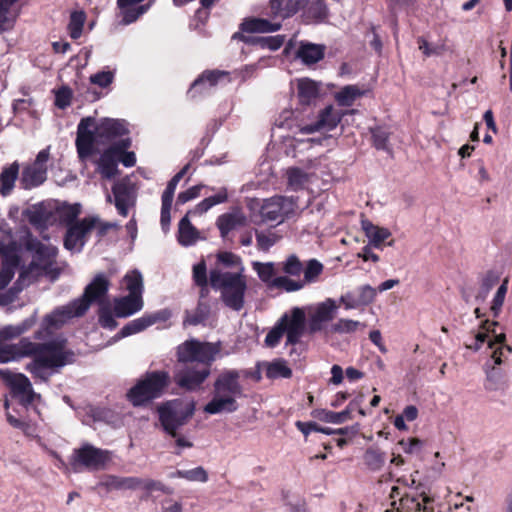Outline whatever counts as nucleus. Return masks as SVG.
I'll list each match as a JSON object with an SVG mask.
<instances>
[{"mask_svg":"<svg viewBox=\"0 0 512 512\" xmlns=\"http://www.w3.org/2000/svg\"><path fill=\"white\" fill-rule=\"evenodd\" d=\"M194 411L193 402L186 403L181 399L166 401L157 408L160 424L171 437L177 436L178 429L188 423Z\"/></svg>","mask_w":512,"mask_h":512,"instance_id":"8","label":"nucleus"},{"mask_svg":"<svg viewBox=\"0 0 512 512\" xmlns=\"http://www.w3.org/2000/svg\"><path fill=\"white\" fill-rule=\"evenodd\" d=\"M377 295V289L373 288L370 285H363L359 288V298L358 303L362 305L371 304Z\"/></svg>","mask_w":512,"mask_h":512,"instance_id":"64","label":"nucleus"},{"mask_svg":"<svg viewBox=\"0 0 512 512\" xmlns=\"http://www.w3.org/2000/svg\"><path fill=\"white\" fill-rule=\"evenodd\" d=\"M184 479L191 482L205 483L208 481V473L202 466H199L190 470H185Z\"/></svg>","mask_w":512,"mask_h":512,"instance_id":"63","label":"nucleus"},{"mask_svg":"<svg viewBox=\"0 0 512 512\" xmlns=\"http://www.w3.org/2000/svg\"><path fill=\"white\" fill-rule=\"evenodd\" d=\"M364 95V91L357 85H346L334 94L336 103L341 107H350Z\"/></svg>","mask_w":512,"mask_h":512,"instance_id":"38","label":"nucleus"},{"mask_svg":"<svg viewBox=\"0 0 512 512\" xmlns=\"http://www.w3.org/2000/svg\"><path fill=\"white\" fill-rule=\"evenodd\" d=\"M507 290H508V279H505L503 281V283L497 289L496 294L494 295V298L492 300L491 307H490L491 313L494 318H497L501 313V309H502V306L505 301Z\"/></svg>","mask_w":512,"mask_h":512,"instance_id":"54","label":"nucleus"},{"mask_svg":"<svg viewBox=\"0 0 512 512\" xmlns=\"http://www.w3.org/2000/svg\"><path fill=\"white\" fill-rule=\"evenodd\" d=\"M241 377L242 371L237 369H224L220 372L213 383V398L204 406L203 411L210 415L237 411V399L245 396Z\"/></svg>","mask_w":512,"mask_h":512,"instance_id":"4","label":"nucleus"},{"mask_svg":"<svg viewBox=\"0 0 512 512\" xmlns=\"http://www.w3.org/2000/svg\"><path fill=\"white\" fill-rule=\"evenodd\" d=\"M71 99V89L68 87H62L55 94V105L60 109H65L71 104Z\"/></svg>","mask_w":512,"mask_h":512,"instance_id":"62","label":"nucleus"},{"mask_svg":"<svg viewBox=\"0 0 512 512\" xmlns=\"http://www.w3.org/2000/svg\"><path fill=\"white\" fill-rule=\"evenodd\" d=\"M98 171L104 179H112L119 174L118 161L113 144L101 154L98 160Z\"/></svg>","mask_w":512,"mask_h":512,"instance_id":"27","label":"nucleus"},{"mask_svg":"<svg viewBox=\"0 0 512 512\" xmlns=\"http://www.w3.org/2000/svg\"><path fill=\"white\" fill-rule=\"evenodd\" d=\"M131 146V139L125 138L113 143L116 151L117 161L125 167H133L136 164V155L134 152L127 151Z\"/></svg>","mask_w":512,"mask_h":512,"instance_id":"41","label":"nucleus"},{"mask_svg":"<svg viewBox=\"0 0 512 512\" xmlns=\"http://www.w3.org/2000/svg\"><path fill=\"white\" fill-rule=\"evenodd\" d=\"M114 315L118 318L129 317L143 308L142 296H127L114 299Z\"/></svg>","mask_w":512,"mask_h":512,"instance_id":"25","label":"nucleus"},{"mask_svg":"<svg viewBox=\"0 0 512 512\" xmlns=\"http://www.w3.org/2000/svg\"><path fill=\"white\" fill-rule=\"evenodd\" d=\"M311 416L326 423L342 424L348 420V411L334 412L327 409H314Z\"/></svg>","mask_w":512,"mask_h":512,"instance_id":"46","label":"nucleus"},{"mask_svg":"<svg viewBox=\"0 0 512 512\" xmlns=\"http://www.w3.org/2000/svg\"><path fill=\"white\" fill-rule=\"evenodd\" d=\"M281 265L282 271L287 276L299 277L303 273L304 265L295 254L289 255Z\"/></svg>","mask_w":512,"mask_h":512,"instance_id":"53","label":"nucleus"},{"mask_svg":"<svg viewBox=\"0 0 512 512\" xmlns=\"http://www.w3.org/2000/svg\"><path fill=\"white\" fill-rule=\"evenodd\" d=\"M387 460V455L378 447H369L363 455V463L365 467L372 472L380 471Z\"/></svg>","mask_w":512,"mask_h":512,"instance_id":"35","label":"nucleus"},{"mask_svg":"<svg viewBox=\"0 0 512 512\" xmlns=\"http://www.w3.org/2000/svg\"><path fill=\"white\" fill-rule=\"evenodd\" d=\"M86 21V14L84 11H73L70 14L69 23H68V33L69 36L76 40L81 37L83 27Z\"/></svg>","mask_w":512,"mask_h":512,"instance_id":"48","label":"nucleus"},{"mask_svg":"<svg viewBox=\"0 0 512 512\" xmlns=\"http://www.w3.org/2000/svg\"><path fill=\"white\" fill-rule=\"evenodd\" d=\"M265 374L268 379H289L293 373L284 359H275L268 363Z\"/></svg>","mask_w":512,"mask_h":512,"instance_id":"43","label":"nucleus"},{"mask_svg":"<svg viewBox=\"0 0 512 512\" xmlns=\"http://www.w3.org/2000/svg\"><path fill=\"white\" fill-rule=\"evenodd\" d=\"M20 165L18 161L4 166L0 173V194L3 197L10 195L15 187V182L19 177Z\"/></svg>","mask_w":512,"mask_h":512,"instance_id":"29","label":"nucleus"},{"mask_svg":"<svg viewBox=\"0 0 512 512\" xmlns=\"http://www.w3.org/2000/svg\"><path fill=\"white\" fill-rule=\"evenodd\" d=\"M221 351L220 342L189 339L176 349L175 384L185 391H197L211 373V366Z\"/></svg>","mask_w":512,"mask_h":512,"instance_id":"2","label":"nucleus"},{"mask_svg":"<svg viewBox=\"0 0 512 512\" xmlns=\"http://www.w3.org/2000/svg\"><path fill=\"white\" fill-rule=\"evenodd\" d=\"M210 313V305L206 301H198L195 312L191 315H187L184 323L196 326L205 321Z\"/></svg>","mask_w":512,"mask_h":512,"instance_id":"52","label":"nucleus"},{"mask_svg":"<svg viewBox=\"0 0 512 512\" xmlns=\"http://www.w3.org/2000/svg\"><path fill=\"white\" fill-rule=\"evenodd\" d=\"M95 223L96 217L88 216L69 225L64 237V247L69 251L80 252L88 241Z\"/></svg>","mask_w":512,"mask_h":512,"instance_id":"16","label":"nucleus"},{"mask_svg":"<svg viewBox=\"0 0 512 512\" xmlns=\"http://www.w3.org/2000/svg\"><path fill=\"white\" fill-rule=\"evenodd\" d=\"M50 157V148L42 149L33 163L25 165L20 175V185L24 190L39 187L47 179V162Z\"/></svg>","mask_w":512,"mask_h":512,"instance_id":"12","label":"nucleus"},{"mask_svg":"<svg viewBox=\"0 0 512 512\" xmlns=\"http://www.w3.org/2000/svg\"><path fill=\"white\" fill-rule=\"evenodd\" d=\"M506 335L504 333L495 334L494 340L488 341V346L492 349V358L495 364L503 363V358H507L512 353V347L505 343Z\"/></svg>","mask_w":512,"mask_h":512,"instance_id":"37","label":"nucleus"},{"mask_svg":"<svg viewBox=\"0 0 512 512\" xmlns=\"http://www.w3.org/2000/svg\"><path fill=\"white\" fill-rule=\"evenodd\" d=\"M323 264L316 259H310L306 262L305 266H303V274L304 278L302 282L304 286L307 284L315 283L319 276L323 272Z\"/></svg>","mask_w":512,"mask_h":512,"instance_id":"49","label":"nucleus"},{"mask_svg":"<svg viewBox=\"0 0 512 512\" xmlns=\"http://www.w3.org/2000/svg\"><path fill=\"white\" fill-rule=\"evenodd\" d=\"M110 281L103 273L97 274L85 287L83 295L73 300L76 315H84L92 303L103 304L109 291Z\"/></svg>","mask_w":512,"mask_h":512,"instance_id":"10","label":"nucleus"},{"mask_svg":"<svg viewBox=\"0 0 512 512\" xmlns=\"http://www.w3.org/2000/svg\"><path fill=\"white\" fill-rule=\"evenodd\" d=\"M22 214L36 229L44 230L47 228L50 215L41 205L27 208Z\"/></svg>","mask_w":512,"mask_h":512,"instance_id":"36","label":"nucleus"},{"mask_svg":"<svg viewBox=\"0 0 512 512\" xmlns=\"http://www.w3.org/2000/svg\"><path fill=\"white\" fill-rule=\"evenodd\" d=\"M129 133L124 119L103 118L96 124L95 118L84 117L77 126L75 146L80 160H86L95 152V143L114 140Z\"/></svg>","mask_w":512,"mask_h":512,"instance_id":"3","label":"nucleus"},{"mask_svg":"<svg viewBox=\"0 0 512 512\" xmlns=\"http://www.w3.org/2000/svg\"><path fill=\"white\" fill-rule=\"evenodd\" d=\"M306 329V316L302 308L294 307L288 313H284L275 326L267 333L265 344L268 347H276L284 334L286 345H296L300 342Z\"/></svg>","mask_w":512,"mask_h":512,"instance_id":"6","label":"nucleus"},{"mask_svg":"<svg viewBox=\"0 0 512 512\" xmlns=\"http://www.w3.org/2000/svg\"><path fill=\"white\" fill-rule=\"evenodd\" d=\"M281 27L280 22H272L260 17H246L239 25L240 30L249 34L277 32Z\"/></svg>","mask_w":512,"mask_h":512,"instance_id":"23","label":"nucleus"},{"mask_svg":"<svg viewBox=\"0 0 512 512\" xmlns=\"http://www.w3.org/2000/svg\"><path fill=\"white\" fill-rule=\"evenodd\" d=\"M152 1L141 5H127L125 7H118L120 9L122 20L121 23L129 25L136 22L142 15H144L151 7Z\"/></svg>","mask_w":512,"mask_h":512,"instance_id":"42","label":"nucleus"},{"mask_svg":"<svg viewBox=\"0 0 512 512\" xmlns=\"http://www.w3.org/2000/svg\"><path fill=\"white\" fill-rule=\"evenodd\" d=\"M320 96V83L310 79L301 78L297 80V97L300 105L310 106Z\"/></svg>","mask_w":512,"mask_h":512,"instance_id":"26","label":"nucleus"},{"mask_svg":"<svg viewBox=\"0 0 512 512\" xmlns=\"http://www.w3.org/2000/svg\"><path fill=\"white\" fill-rule=\"evenodd\" d=\"M137 483H139L138 477L106 475L100 481L99 486L105 488L107 492L113 490H136Z\"/></svg>","mask_w":512,"mask_h":512,"instance_id":"31","label":"nucleus"},{"mask_svg":"<svg viewBox=\"0 0 512 512\" xmlns=\"http://www.w3.org/2000/svg\"><path fill=\"white\" fill-rule=\"evenodd\" d=\"M253 270L257 273L259 279L270 289H273V281L278 277L276 264L273 262H253Z\"/></svg>","mask_w":512,"mask_h":512,"instance_id":"40","label":"nucleus"},{"mask_svg":"<svg viewBox=\"0 0 512 512\" xmlns=\"http://www.w3.org/2000/svg\"><path fill=\"white\" fill-rule=\"evenodd\" d=\"M279 237L275 233L265 234L263 232H256L257 247L262 251H269V249L277 243Z\"/></svg>","mask_w":512,"mask_h":512,"instance_id":"58","label":"nucleus"},{"mask_svg":"<svg viewBox=\"0 0 512 512\" xmlns=\"http://www.w3.org/2000/svg\"><path fill=\"white\" fill-rule=\"evenodd\" d=\"M354 112V110L348 112L342 109H337L333 105H327L319 111L316 121L310 124L301 125L299 127V132L301 134H311L319 131H332L339 125L345 115L348 113L352 114Z\"/></svg>","mask_w":512,"mask_h":512,"instance_id":"14","label":"nucleus"},{"mask_svg":"<svg viewBox=\"0 0 512 512\" xmlns=\"http://www.w3.org/2000/svg\"><path fill=\"white\" fill-rule=\"evenodd\" d=\"M114 80V73L111 71H101L90 76V82L101 88L108 87Z\"/></svg>","mask_w":512,"mask_h":512,"instance_id":"61","label":"nucleus"},{"mask_svg":"<svg viewBox=\"0 0 512 512\" xmlns=\"http://www.w3.org/2000/svg\"><path fill=\"white\" fill-rule=\"evenodd\" d=\"M336 309V302L331 298H327L324 302L319 303L308 321L309 334L322 331L324 324L334 319Z\"/></svg>","mask_w":512,"mask_h":512,"instance_id":"18","label":"nucleus"},{"mask_svg":"<svg viewBox=\"0 0 512 512\" xmlns=\"http://www.w3.org/2000/svg\"><path fill=\"white\" fill-rule=\"evenodd\" d=\"M114 205L119 215L128 216L129 207L134 205L133 190L130 184L124 180L116 182L112 186Z\"/></svg>","mask_w":512,"mask_h":512,"instance_id":"21","label":"nucleus"},{"mask_svg":"<svg viewBox=\"0 0 512 512\" xmlns=\"http://www.w3.org/2000/svg\"><path fill=\"white\" fill-rule=\"evenodd\" d=\"M282 211L283 197L275 196L263 202L260 208V215L262 221H277L280 218L282 219Z\"/></svg>","mask_w":512,"mask_h":512,"instance_id":"33","label":"nucleus"},{"mask_svg":"<svg viewBox=\"0 0 512 512\" xmlns=\"http://www.w3.org/2000/svg\"><path fill=\"white\" fill-rule=\"evenodd\" d=\"M74 302H70L68 305L55 309L52 313L46 315L42 322V329L37 330L33 338L35 340H42L44 338L43 331H48L49 328H60L67 320L80 317L76 315L74 311Z\"/></svg>","mask_w":512,"mask_h":512,"instance_id":"19","label":"nucleus"},{"mask_svg":"<svg viewBox=\"0 0 512 512\" xmlns=\"http://www.w3.org/2000/svg\"><path fill=\"white\" fill-rule=\"evenodd\" d=\"M108 461V451L96 448L91 444H84L80 448L74 449L70 458V465L75 472L82 468L100 470L105 467Z\"/></svg>","mask_w":512,"mask_h":512,"instance_id":"11","label":"nucleus"},{"mask_svg":"<svg viewBox=\"0 0 512 512\" xmlns=\"http://www.w3.org/2000/svg\"><path fill=\"white\" fill-rule=\"evenodd\" d=\"M273 286V289H279L288 293L299 291L305 287L302 280H294L287 275L278 276L273 281Z\"/></svg>","mask_w":512,"mask_h":512,"instance_id":"51","label":"nucleus"},{"mask_svg":"<svg viewBox=\"0 0 512 512\" xmlns=\"http://www.w3.org/2000/svg\"><path fill=\"white\" fill-rule=\"evenodd\" d=\"M498 324L499 323L497 321H490L488 319L482 321L480 329H482L483 331L478 332L475 335L473 342L470 344H466V347L470 350L478 351L482 347V345L487 341L489 333H495V327L498 326Z\"/></svg>","mask_w":512,"mask_h":512,"instance_id":"44","label":"nucleus"},{"mask_svg":"<svg viewBox=\"0 0 512 512\" xmlns=\"http://www.w3.org/2000/svg\"><path fill=\"white\" fill-rule=\"evenodd\" d=\"M397 512H439L436 511V500L430 488L418 484L404 493L400 499Z\"/></svg>","mask_w":512,"mask_h":512,"instance_id":"9","label":"nucleus"},{"mask_svg":"<svg viewBox=\"0 0 512 512\" xmlns=\"http://www.w3.org/2000/svg\"><path fill=\"white\" fill-rule=\"evenodd\" d=\"M0 377L10 388L13 397L19 398V402L30 405L34 402L36 393L32 388L29 378L23 373H13L8 369L0 370Z\"/></svg>","mask_w":512,"mask_h":512,"instance_id":"15","label":"nucleus"},{"mask_svg":"<svg viewBox=\"0 0 512 512\" xmlns=\"http://www.w3.org/2000/svg\"><path fill=\"white\" fill-rule=\"evenodd\" d=\"M80 212L81 210L79 204L68 205L62 209L61 219L66 224V226L69 227V225H72V223L79 221L77 218Z\"/></svg>","mask_w":512,"mask_h":512,"instance_id":"59","label":"nucleus"},{"mask_svg":"<svg viewBox=\"0 0 512 512\" xmlns=\"http://www.w3.org/2000/svg\"><path fill=\"white\" fill-rule=\"evenodd\" d=\"M151 325H152V321H150L148 319V317H146V315H144L140 318L134 319V320L128 322L127 324H125L121 328V330L118 332L117 336L119 338H125L130 335L139 333Z\"/></svg>","mask_w":512,"mask_h":512,"instance_id":"47","label":"nucleus"},{"mask_svg":"<svg viewBox=\"0 0 512 512\" xmlns=\"http://www.w3.org/2000/svg\"><path fill=\"white\" fill-rule=\"evenodd\" d=\"M246 224V216L241 211L221 214L216 220V226L222 239H227L231 231L244 227Z\"/></svg>","mask_w":512,"mask_h":512,"instance_id":"22","label":"nucleus"},{"mask_svg":"<svg viewBox=\"0 0 512 512\" xmlns=\"http://www.w3.org/2000/svg\"><path fill=\"white\" fill-rule=\"evenodd\" d=\"M288 185L295 191L301 189L307 181V174L300 168H290L287 172Z\"/></svg>","mask_w":512,"mask_h":512,"instance_id":"55","label":"nucleus"},{"mask_svg":"<svg viewBox=\"0 0 512 512\" xmlns=\"http://www.w3.org/2000/svg\"><path fill=\"white\" fill-rule=\"evenodd\" d=\"M372 146L377 150L390 151L389 139L391 131L386 125H376L369 128Z\"/></svg>","mask_w":512,"mask_h":512,"instance_id":"39","label":"nucleus"},{"mask_svg":"<svg viewBox=\"0 0 512 512\" xmlns=\"http://www.w3.org/2000/svg\"><path fill=\"white\" fill-rule=\"evenodd\" d=\"M361 227L366 237L369 239V244L374 248L381 249L384 241L391 236V232L387 228L374 225L368 219L361 221Z\"/></svg>","mask_w":512,"mask_h":512,"instance_id":"30","label":"nucleus"},{"mask_svg":"<svg viewBox=\"0 0 512 512\" xmlns=\"http://www.w3.org/2000/svg\"><path fill=\"white\" fill-rule=\"evenodd\" d=\"M98 316L99 323L103 328L113 330L117 327L118 323L114 318V310L112 311L109 306H101Z\"/></svg>","mask_w":512,"mask_h":512,"instance_id":"57","label":"nucleus"},{"mask_svg":"<svg viewBox=\"0 0 512 512\" xmlns=\"http://www.w3.org/2000/svg\"><path fill=\"white\" fill-rule=\"evenodd\" d=\"M225 76H228V72L221 70H205L191 84L187 91V96L192 100L205 96L209 93V90L216 86L219 80Z\"/></svg>","mask_w":512,"mask_h":512,"instance_id":"17","label":"nucleus"},{"mask_svg":"<svg viewBox=\"0 0 512 512\" xmlns=\"http://www.w3.org/2000/svg\"><path fill=\"white\" fill-rule=\"evenodd\" d=\"M17 251L18 246L16 241H9L7 245H3L0 242L1 265L17 268L20 262Z\"/></svg>","mask_w":512,"mask_h":512,"instance_id":"45","label":"nucleus"},{"mask_svg":"<svg viewBox=\"0 0 512 512\" xmlns=\"http://www.w3.org/2000/svg\"><path fill=\"white\" fill-rule=\"evenodd\" d=\"M139 483L136 484L137 489H143L147 492L161 491L166 494H170L171 490L165 486L162 482L153 479H143L138 477Z\"/></svg>","mask_w":512,"mask_h":512,"instance_id":"56","label":"nucleus"},{"mask_svg":"<svg viewBox=\"0 0 512 512\" xmlns=\"http://www.w3.org/2000/svg\"><path fill=\"white\" fill-rule=\"evenodd\" d=\"M199 238L198 230L192 225L186 214L178 224L177 240L182 246L193 245Z\"/></svg>","mask_w":512,"mask_h":512,"instance_id":"34","label":"nucleus"},{"mask_svg":"<svg viewBox=\"0 0 512 512\" xmlns=\"http://www.w3.org/2000/svg\"><path fill=\"white\" fill-rule=\"evenodd\" d=\"M308 0H269L268 2V16L275 20L281 21L289 19L296 15Z\"/></svg>","mask_w":512,"mask_h":512,"instance_id":"20","label":"nucleus"},{"mask_svg":"<svg viewBox=\"0 0 512 512\" xmlns=\"http://www.w3.org/2000/svg\"><path fill=\"white\" fill-rule=\"evenodd\" d=\"M24 245L28 251L34 253V260L31 265L41 269L46 274L50 273L57 256V248L43 244L29 230L26 232Z\"/></svg>","mask_w":512,"mask_h":512,"instance_id":"13","label":"nucleus"},{"mask_svg":"<svg viewBox=\"0 0 512 512\" xmlns=\"http://www.w3.org/2000/svg\"><path fill=\"white\" fill-rule=\"evenodd\" d=\"M192 279L194 284L199 287V301H205L210 294V275L207 274V266L204 260L193 266Z\"/></svg>","mask_w":512,"mask_h":512,"instance_id":"28","label":"nucleus"},{"mask_svg":"<svg viewBox=\"0 0 512 512\" xmlns=\"http://www.w3.org/2000/svg\"><path fill=\"white\" fill-rule=\"evenodd\" d=\"M359 324L360 323L358 321L350 319H339L332 325L331 331L334 333H351L358 328Z\"/></svg>","mask_w":512,"mask_h":512,"instance_id":"60","label":"nucleus"},{"mask_svg":"<svg viewBox=\"0 0 512 512\" xmlns=\"http://www.w3.org/2000/svg\"><path fill=\"white\" fill-rule=\"evenodd\" d=\"M211 288L220 291L224 305L240 311L245 304L247 279L241 272H223L219 268L210 270Z\"/></svg>","mask_w":512,"mask_h":512,"instance_id":"5","label":"nucleus"},{"mask_svg":"<svg viewBox=\"0 0 512 512\" xmlns=\"http://www.w3.org/2000/svg\"><path fill=\"white\" fill-rule=\"evenodd\" d=\"M304 17L311 23H322L329 16V9L325 0H308L305 4Z\"/></svg>","mask_w":512,"mask_h":512,"instance_id":"32","label":"nucleus"},{"mask_svg":"<svg viewBox=\"0 0 512 512\" xmlns=\"http://www.w3.org/2000/svg\"><path fill=\"white\" fill-rule=\"evenodd\" d=\"M170 384V375L167 371L147 372L127 392V398L134 407L144 406L152 400L163 395Z\"/></svg>","mask_w":512,"mask_h":512,"instance_id":"7","label":"nucleus"},{"mask_svg":"<svg viewBox=\"0 0 512 512\" xmlns=\"http://www.w3.org/2000/svg\"><path fill=\"white\" fill-rule=\"evenodd\" d=\"M126 289L130 295L142 296L143 293V278L138 270H133L127 273L124 277Z\"/></svg>","mask_w":512,"mask_h":512,"instance_id":"50","label":"nucleus"},{"mask_svg":"<svg viewBox=\"0 0 512 512\" xmlns=\"http://www.w3.org/2000/svg\"><path fill=\"white\" fill-rule=\"evenodd\" d=\"M326 46L307 41H301L296 51V58L307 66L321 61L325 57Z\"/></svg>","mask_w":512,"mask_h":512,"instance_id":"24","label":"nucleus"},{"mask_svg":"<svg viewBox=\"0 0 512 512\" xmlns=\"http://www.w3.org/2000/svg\"><path fill=\"white\" fill-rule=\"evenodd\" d=\"M36 324L35 314L17 325H7L0 329V363L32 358L25 370L36 382L48 383L54 373L76 361L75 352L68 348V341L57 336L44 342H34L22 337L17 343L7 344L2 340H12L28 332Z\"/></svg>","mask_w":512,"mask_h":512,"instance_id":"1","label":"nucleus"}]
</instances>
